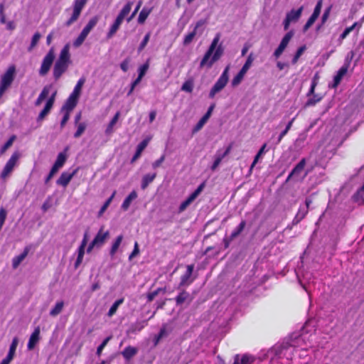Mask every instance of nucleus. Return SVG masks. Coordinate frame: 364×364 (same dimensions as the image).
Returning <instances> with one entry per match:
<instances>
[{
	"mask_svg": "<svg viewBox=\"0 0 364 364\" xmlns=\"http://www.w3.org/2000/svg\"><path fill=\"white\" fill-rule=\"evenodd\" d=\"M309 323L305 324L299 335H292L287 341L275 345L267 351V356L270 359V364L284 358L289 361L293 358L294 352L299 349L306 351L309 348L315 346L313 341L316 336L315 333L309 335Z\"/></svg>",
	"mask_w": 364,
	"mask_h": 364,
	"instance_id": "obj_1",
	"label": "nucleus"
},
{
	"mask_svg": "<svg viewBox=\"0 0 364 364\" xmlns=\"http://www.w3.org/2000/svg\"><path fill=\"white\" fill-rule=\"evenodd\" d=\"M229 70L230 65L226 66L216 82L211 88L209 92L210 98L213 99L217 93L220 92L225 88L229 80Z\"/></svg>",
	"mask_w": 364,
	"mask_h": 364,
	"instance_id": "obj_2",
	"label": "nucleus"
},
{
	"mask_svg": "<svg viewBox=\"0 0 364 364\" xmlns=\"http://www.w3.org/2000/svg\"><path fill=\"white\" fill-rule=\"evenodd\" d=\"M16 73V68L14 65H11L6 70L5 73L1 75L0 80V91L1 92H5L6 90L12 84Z\"/></svg>",
	"mask_w": 364,
	"mask_h": 364,
	"instance_id": "obj_3",
	"label": "nucleus"
},
{
	"mask_svg": "<svg viewBox=\"0 0 364 364\" xmlns=\"http://www.w3.org/2000/svg\"><path fill=\"white\" fill-rule=\"evenodd\" d=\"M20 158V154L17 151L14 152L10 159L6 162V165L4 166L1 173V178L3 179H6L13 172L14 168L18 164V161Z\"/></svg>",
	"mask_w": 364,
	"mask_h": 364,
	"instance_id": "obj_4",
	"label": "nucleus"
},
{
	"mask_svg": "<svg viewBox=\"0 0 364 364\" xmlns=\"http://www.w3.org/2000/svg\"><path fill=\"white\" fill-rule=\"evenodd\" d=\"M87 0H75L73 3V13L70 18L65 23V26L69 27L79 18L82 10L85 7Z\"/></svg>",
	"mask_w": 364,
	"mask_h": 364,
	"instance_id": "obj_5",
	"label": "nucleus"
},
{
	"mask_svg": "<svg viewBox=\"0 0 364 364\" xmlns=\"http://www.w3.org/2000/svg\"><path fill=\"white\" fill-rule=\"evenodd\" d=\"M253 60H254V58L252 57V55L250 54L247 57V58L246 60V62L245 63V64L242 67L241 70L239 71V73L232 80L231 84H232V87H236V86H237L238 85L240 84V82L243 80L245 74L247 73V72L248 71L250 68L252 66Z\"/></svg>",
	"mask_w": 364,
	"mask_h": 364,
	"instance_id": "obj_6",
	"label": "nucleus"
},
{
	"mask_svg": "<svg viewBox=\"0 0 364 364\" xmlns=\"http://www.w3.org/2000/svg\"><path fill=\"white\" fill-rule=\"evenodd\" d=\"M55 59L54 49L52 48L43 58L41 68L39 69V75L45 76L50 69Z\"/></svg>",
	"mask_w": 364,
	"mask_h": 364,
	"instance_id": "obj_7",
	"label": "nucleus"
},
{
	"mask_svg": "<svg viewBox=\"0 0 364 364\" xmlns=\"http://www.w3.org/2000/svg\"><path fill=\"white\" fill-rule=\"evenodd\" d=\"M304 7L301 6L298 9H291L286 15V18L283 21L284 28L285 31L288 30L290 23H295L300 18Z\"/></svg>",
	"mask_w": 364,
	"mask_h": 364,
	"instance_id": "obj_8",
	"label": "nucleus"
},
{
	"mask_svg": "<svg viewBox=\"0 0 364 364\" xmlns=\"http://www.w3.org/2000/svg\"><path fill=\"white\" fill-rule=\"evenodd\" d=\"M66 161V156L64 153H59L57 159L51 168L50 173L47 176L45 179V183H48L50 180L53 177V176L58 171V170L62 168Z\"/></svg>",
	"mask_w": 364,
	"mask_h": 364,
	"instance_id": "obj_9",
	"label": "nucleus"
},
{
	"mask_svg": "<svg viewBox=\"0 0 364 364\" xmlns=\"http://www.w3.org/2000/svg\"><path fill=\"white\" fill-rule=\"evenodd\" d=\"M205 187L204 183L199 185V186L188 197L186 200L182 202L178 207V213L183 212L190 204L200 195Z\"/></svg>",
	"mask_w": 364,
	"mask_h": 364,
	"instance_id": "obj_10",
	"label": "nucleus"
},
{
	"mask_svg": "<svg viewBox=\"0 0 364 364\" xmlns=\"http://www.w3.org/2000/svg\"><path fill=\"white\" fill-rule=\"evenodd\" d=\"M220 41V34H217L215 38H213L210 47L208 48V50L205 53L203 59L200 61V68H203L205 65V63H207L208 60L210 59L211 55H213L214 50L216 48H218V43Z\"/></svg>",
	"mask_w": 364,
	"mask_h": 364,
	"instance_id": "obj_11",
	"label": "nucleus"
},
{
	"mask_svg": "<svg viewBox=\"0 0 364 364\" xmlns=\"http://www.w3.org/2000/svg\"><path fill=\"white\" fill-rule=\"evenodd\" d=\"M306 165V159H302L299 164L293 168L289 175L287 177V181L290 180H299L301 173L304 170V167Z\"/></svg>",
	"mask_w": 364,
	"mask_h": 364,
	"instance_id": "obj_12",
	"label": "nucleus"
},
{
	"mask_svg": "<svg viewBox=\"0 0 364 364\" xmlns=\"http://www.w3.org/2000/svg\"><path fill=\"white\" fill-rule=\"evenodd\" d=\"M109 236V231H103V228H101L92 240V245H96L97 248L101 247L105 243Z\"/></svg>",
	"mask_w": 364,
	"mask_h": 364,
	"instance_id": "obj_13",
	"label": "nucleus"
},
{
	"mask_svg": "<svg viewBox=\"0 0 364 364\" xmlns=\"http://www.w3.org/2000/svg\"><path fill=\"white\" fill-rule=\"evenodd\" d=\"M193 269V264L187 265L186 272L181 277L180 286H188L193 282L194 279L191 278Z\"/></svg>",
	"mask_w": 364,
	"mask_h": 364,
	"instance_id": "obj_14",
	"label": "nucleus"
},
{
	"mask_svg": "<svg viewBox=\"0 0 364 364\" xmlns=\"http://www.w3.org/2000/svg\"><path fill=\"white\" fill-rule=\"evenodd\" d=\"M77 171L78 168L74 169L71 173L66 171L63 172L56 181L57 184L62 186L63 187H66Z\"/></svg>",
	"mask_w": 364,
	"mask_h": 364,
	"instance_id": "obj_15",
	"label": "nucleus"
},
{
	"mask_svg": "<svg viewBox=\"0 0 364 364\" xmlns=\"http://www.w3.org/2000/svg\"><path fill=\"white\" fill-rule=\"evenodd\" d=\"M69 64L56 60L53 68V77L58 80L61 75L67 70Z\"/></svg>",
	"mask_w": 364,
	"mask_h": 364,
	"instance_id": "obj_16",
	"label": "nucleus"
},
{
	"mask_svg": "<svg viewBox=\"0 0 364 364\" xmlns=\"http://www.w3.org/2000/svg\"><path fill=\"white\" fill-rule=\"evenodd\" d=\"M56 91H55L46 102V104L38 117V121H41L50 112L55 101Z\"/></svg>",
	"mask_w": 364,
	"mask_h": 364,
	"instance_id": "obj_17",
	"label": "nucleus"
},
{
	"mask_svg": "<svg viewBox=\"0 0 364 364\" xmlns=\"http://www.w3.org/2000/svg\"><path fill=\"white\" fill-rule=\"evenodd\" d=\"M231 149H232V145L230 144L229 146H227V148L225 149V150L223 153H221L220 150H218L217 151V153L215 155L214 162L211 166V169L213 171L215 170L218 168V166L220 165V164L221 163L223 159H224L228 154H229V153L231 151Z\"/></svg>",
	"mask_w": 364,
	"mask_h": 364,
	"instance_id": "obj_18",
	"label": "nucleus"
},
{
	"mask_svg": "<svg viewBox=\"0 0 364 364\" xmlns=\"http://www.w3.org/2000/svg\"><path fill=\"white\" fill-rule=\"evenodd\" d=\"M361 27V23L355 22L351 26L347 27L343 32L340 35L338 42V44L341 45L343 43V41L348 36V34L356 29V33H358L360 28Z\"/></svg>",
	"mask_w": 364,
	"mask_h": 364,
	"instance_id": "obj_19",
	"label": "nucleus"
},
{
	"mask_svg": "<svg viewBox=\"0 0 364 364\" xmlns=\"http://www.w3.org/2000/svg\"><path fill=\"white\" fill-rule=\"evenodd\" d=\"M78 102V97L70 95L66 102L61 108V112H70L77 105Z\"/></svg>",
	"mask_w": 364,
	"mask_h": 364,
	"instance_id": "obj_20",
	"label": "nucleus"
},
{
	"mask_svg": "<svg viewBox=\"0 0 364 364\" xmlns=\"http://www.w3.org/2000/svg\"><path fill=\"white\" fill-rule=\"evenodd\" d=\"M223 53V49L221 46H218V48H215L214 50L213 55L210 58V59L208 60L207 63H205V65L208 68H210L212 67V65L214 64L215 62L218 60L222 56Z\"/></svg>",
	"mask_w": 364,
	"mask_h": 364,
	"instance_id": "obj_21",
	"label": "nucleus"
},
{
	"mask_svg": "<svg viewBox=\"0 0 364 364\" xmlns=\"http://www.w3.org/2000/svg\"><path fill=\"white\" fill-rule=\"evenodd\" d=\"M40 327H36L32 334L31 335L28 344L27 348L28 350H32L35 347L36 344L38 342L40 339Z\"/></svg>",
	"mask_w": 364,
	"mask_h": 364,
	"instance_id": "obj_22",
	"label": "nucleus"
},
{
	"mask_svg": "<svg viewBox=\"0 0 364 364\" xmlns=\"http://www.w3.org/2000/svg\"><path fill=\"white\" fill-rule=\"evenodd\" d=\"M30 251V247L27 246L23 249L22 253L19 255L16 256L12 259V267L13 269H16L20 264L24 260V259L27 257L28 254Z\"/></svg>",
	"mask_w": 364,
	"mask_h": 364,
	"instance_id": "obj_23",
	"label": "nucleus"
},
{
	"mask_svg": "<svg viewBox=\"0 0 364 364\" xmlns=\"http://www.w3.org/2000/svg\"><path fill=\"white\" fill-rule=\"evenodd\" d=\"M204 23H205V21H203V20H200V21L196 22V25L194 26L193 31L190 32L189 33H188L184 37V39H183V44L184 45H188L189 43H191L192 42L193 39L194 38V37L196 35L197 29L199 27L202 26Z\"/></svg>",
	"mask_w": 364,
	"mask_h": 364,
	"instance_id": "obj_24",
	"label": "nucleus"
},
{
	"mask_svg": "<svg viewBox=\"0 0 364 364\" xmlns=\"http://www.w3.org/2000/svg\"><path fill=\"white\" fill-rule=\"evenodd\" d=\"M58 61L65 63L70 65V46L66 44L60 53V55L57 60Z\"/></svg>",
	"mask_w": 364,
	"mask_h": 364,
	"instance_id": "obj_25",
	"label": "nucleus"
},
{
	"mask_svg": "<svg viewBox=\"0 0 364 364\" xmlns=\"http://www.w3.org/2000/svg\"><path fill=\"white\" fill-rule=\"evenodd\" d=\"M255 361V358L250 355H236L233 364H251Z\"/></svg>",
	"mask_w": 364,
	"mask_h": 364,
	"instance_id": "obj_26",
	"label": "nucleus"
},
{
	"mask_svg": "<svg viewBox=\"0 0 364 364\" xmlns=\"http://www.w3.org/2000/svg\"><path fill=\"white\" fill-rule=\"evenodd\" d=\"M348 68L347 66H342L337 72L336 75L333 78V87H336L339 83L341 82L343 76L347 73Z\"/></svg>",
	"mask_w": 364,
	"mask_h": 364,
	"instance_id": "obj_27",
	"label": "nucleus"
},
{
	"mask_svg": "<svg viewBox=\"0 0 364 364\" xmlns=\"http://www.w3.org/2000/svg\"><path fill=\"white\" fill-rule=\"evenodd\" d=\"M146 326V321H137L134 323H132L127 333H135L136 332H139L141 331L145 326Z\"/></svg>",
	"mask_w": 364,
	"mask_h": 364,
	"instance_id": "obj_28",
	"label": "nucleus"
},
{
	"mask_svg": "<svg viewBox=\"0 0 364 364\" xmlns=\"http://www.w3.org/2000/svg\"><path fill=\"white\" fill-rule=\"evenodd\" d=\"M137 193L135 191H132L123 201L121 206L122 209L123 210H127L129 208L132 201L135 200L137 198Z\"/></svg>",
	"mask_w": 364,
	"mask_h": 364,
	"instance_id": "obj_29",
	"label": "nucleus"
},
{
	"mask_svg": "<svg viewBox=\"0 0 364 364\" xmlns=\"http://www.w3.org/2000/svg\"><path fill=\"white\" fill-rule=\"evenodd\" d=\"M123 240V236L122 235L117 236L116 239L114 240V242L112 244L110 250H109V255L112 257H113L115 254L117 253L122 242Z\"/></svg>",
	"mask_w": 364,
	"mask_h": 364,
	"instance_id": "obj_30",
	"label": "nucleus"
},
{
	"mask_svg": "<svg viewBox=\"0 0 364 364\" xmlns=\"http://www.w3.org/2000/svg\"><path fill=\"white\" fill-rule=\"evenodd\" d=\"M122 21L123 20L119 18L118 16L116 18L114 23L110 27L109 31L107 33L108 38H112L115 34V33L117 31L119 26H121Z\"/></svg>",
	"mask_w": 364,
	"mask_h": 364,
	"instance_id": "obj_31",
	"label": "nucleus"
},
{
	"mask_svg": "<svg viewBox=\"0 0 364 364\" xmlns=\"http://www.w3.org/2000/svg\"><path fill=\"white\" fill-rule=\"evenodd\" d=\"M137 353V348L132 346L126 347L122 352V355L126 360H130Z\"/></svg>",
	"mask_w": 364,
	"mask_h": 364,
	"instance_id": "obj_32",
	"label": "nucleus"
},
{
	"mask_svg": "<svg viewBox=\"0 0 364 364\" xmlns=\"http://www.w3.org/2000/svg\"><path fill=\"white\" fill-rule=\"evenodd\" d=\"M156 176V173H148L143 176L141 180V187L143 190L146 188L149 183H151Z\"/></svg>",
	"mask_w": 364,
	"mask_h": 364,
	"instance_id": "obj_33",
	"label": "nucleus"
},
{
	"mask_svg": "<svg viewBox=\"0 0 364 364\" xmlns=\"http://www.w3.org/2000/svg\"><path fill=\"white\" fill-rule=\"evenodd\" d=\"M267 144H264L262 147L259 149V151L255 156V159L250 166V171H252L254 166L257 164V163L259 161V159L265 154L267 151L266 150Z\"/></svg>",
	"mask_w": 364,
	"mask_h": 364,
	"instance_id": "obj_34",
	"label": "nucleus"
},
{
	"mask_svg": "<svg viewBox=\"0 0 364 364\" xmlns=\"http://www.w3.org/2000/svg\"><path fill=\"white\" fill-rule=\"evenodd\" d=\"M124 302V299L121 298L119 299L116 300L112 306L109 308L107 312V316L111 318L117 312L119 306Z\"/></svg>",
	"mask_w": 364,
	"mask_h": 364,
	"instance_id": "obj_35",
	"label": "nucleus"
},
{
	"mask_svg": "<svg viewBox=\"0 0 364 364\" xmlns=\"http://www.w3.org/2000/svg\"><path fill=\"white\" fill-rule=\"evenodd\" d=\"M245 225L246 223L245 220L241 221L239 225L231 232L229 240L231 241L237 237L243 231Z\"/></svg>",
	"mask_w": 364,
	"mask_h": 364,
	"instance_id": "obj_36",
	"label": "nucleus"
},
{
	"mask_svg": "<svg viewBox=\"0 0 364 364\" xmlns=\"http://www.w3.org/2000/svg\"><path fill=\"white\" fill-rule=\"evenodd\" d=\"M194 87V80L192 77L186 80L181 86V90L191 93L193 92Z\"/></svg>",
	"mask_w": 364,
	"mask_h": 364,
	"instance_id": "obj_37",
	"label": "nucleus"
},
{
	"mask_svg": "<svg viewBox=\"0 0 364 364\" xmlns=\"http://www.w3.org/2000/svg\"><path fill=\"white\" fill-rule=\"evenodd\" d=\"M99 21V18L97 16H94L90 19L87 25L82 29V31L85 32L87 34H89L91 30L97 25Z\"/></svg>",
	"mask_w": 364,
	"mask_h": 364,
	"instance_id": "obj_38",
	"label": "nucleus"
},
{
	"mask_svg": "<svg viewBox=\"0 0 364 364\" xmlns=\"http://www.w3.org/2000/svg\"><path fill=\"white\" fill-rule=\"evenodd\" d=\"M85 80L83 77L80 78L77 81V84L75 85V86L70 95L79 98V97L80 95L81 90L85 83Z\"/></svg>",
	"mask_w": 364,
	"mask_h": 364,
	"instance_id": "obj_39",
	"label": "nucleus"
},
{
	"mask_svg": "<svg viewBox=\"0 0 364 364\" xmlns=\"http://www.w3.org/2000/svg\"><path fill=\"white\" fill-rule=\"evenodd\" d=\"M133 2L129 1L126 4V5L122 8L119 14H118V17L121 19L124 20V18L129 14L132 9Z\"/></svg>",
	"mask_w": 364,
	"mask_h": 364,
	"instance_id": "obj_40",
	"label": "nucleus"
},
{
	"mask_svg": "<svg viewBox=\"0 0 364 364\" xmlns=\"http://www.w3.org/2000/svg\"><path fill=\"white\" fill-rule=\"evenodd\" d=\"M308 213V210L306 208H304L303 207H300L299 209L296 216L294 217L293 220V224L296 225L299 223L306 215Z\"/></svg>",
	"mask_w": 364,
	"mask_h": 364,
	"instance_id": "obj_41",
	"label": "nucleus"
},
{
	"mask_svg": "<svg viewBox=\"0 0 364 364\" xmlns=\"http://www.w3.org/2000/svg\"><path fill=\"white\" fill-rule=\"evenodd\" d=\"M119 112H117L114 116L113 117V118L111 119V121L109 122V124L107 125V129L105 130V132L107 134H111L112 132H113V128H114V126L116 124V123L117 122L118 119H119Z\"/></svg>",
	"mask_w": 364,
	"mask_h": 364,
	"instance_id": "obj_42",
	"label": "nucleus"
},
{
	"mask_svg": "<svg viewBox=\"0 0 364 364\" xmlns=\"http://www.w3.org/2000/svg\"><path fill=\"white\" fill-rule=\"evenodd\" d=\"M64 306V302L63 301H58L55 306L50 310V315L52 316H56L63 310Z\"/></svg>",
	"mask_w": 364,
	"mask_h": 364,
	"instance_id": "obj_43",
	"label": "nucleus"
},
{
	"mask_svg": "<svg viewBox=\"0 0 364 364\" xmlns=\"http://www.w3.org/2000/svg\"><path fill=\"white\" fill-rule=\"evenodd\" d=\"M151 11V9L144 7L142 10L140 11L138 17L139 23H144L147 17L149 16V15L150 14Z\"/></svg>",
	"mask_w": 364,
	"mask_h": 364,
	"instance_id": "obj_44",
	"label": "nucleus"
},
{
	"mask_svg": "<svg viewBox=\"0 0 364 364\" xmlns=\"http://www.w3.org/2000/svg\"><path fill=\"white\" fill-rule=\"evenodd\" d=\"M18 340L17 338H14L11 342V344L10 346V348H9V353L6 355V357L9 358V359H13L14 358V354H15V352H16V348H17V346H18Z\"/></svg>",
	"mask_w": 364,
	"mask_h": 364,
	"instance_id": "obj_45",
	"label": "nucleus"
},
{
	"mask_svg": "<svg viewBox=\"0 0 364 364\" xmlns=\"http://www.w3.org/2000/svg\"><path fill=\"white\" fill-rule=\"evenodd\" d=\"M294 33L293 31H289V32H287L284 36L283 37V38L282 39L281 42H280V45L284 47V48H286L290 41V40L291 39V38L293 37Z\"/></svg>",
	"mask_w": 364,
	"mask_h": 364,
	"instance_id": "obj_46",
	"label": "nucleus"
},
{
	"mask_svg": "<svg viewBox=\"0 0 364 364\" xmlns=\"http://www.w3.org/2000/svg\"><path fill=\"white\" fill-rule=\"evenodd\" d=\"M294 33L293 31H289V32H287L284 36L283 37V38L282 39L281 42H280V45L284 47V48H286L290 41V40L291 39V38L293 37Z\"/></svg>",
	"mask_w": 364,
	"mask_h": 364,
	"instance_id": "obj_47",
	"label": "nucleus"
},
{
	"mask_svg": "<svg viewBox=\"0 0 364 364\" xmlns=\"http://www.w3.org/2000/svg\"><path fill=\"white\" fill-rule=\"evenodd\" d=\"M306 46H302L297 49L295 55H294V57L291 60V63L293 65H294L297 63L298 60L301 56V55L304 53V52L306 50Z\"/></svg>",
	"mask_w": 364,
	"mask_h": 364,
	"instance_id": "obj_48",
	"label": "nucleus"
},
{
	"mask_svg": "<svg viewBox=\"0 0 364 364\" xmlns=\"http://www.w3.org/2000/svg\"><path fill=\"white\" fill-rule=\"evenodd\" d=\"M87 36H88V34L85 33L83 31H81V33H80L78 37L74 41L73 46L75 48H77V47L80 46L82 44V43L84 42V41L85 40V38H87Z\"/></svg>",
	"mask_w": 364,
	"mask_h": 364,
	"instance_id": "obj_49",
	"label": "nucleus"
},
{
	"mask_svg": "<svg viewBox=\"0 0 364 364\" xmlns=\"http://www.w3.org/2000/svg\"><path fill=\"white\" fill-rule=\"evenodd\" d=\"M208 119H209L208 117L203 115L201 117V119L198 121V122L196 124V125L193 127V132L196 133L200 131Z\"/></svg>",
	"mask_w": 364,
	"mask_h": 364,
	"instance_id": "obj_50",
	"label": "nucleus"
},
{
	"mask_svg": "<svg viewBox=\"0 0 364 364\" xmlns=\"http://www.w3.org/2000/svg\"><path fill=\"white\" fill-rule=\"evenodd\" d=\"M190 297V295L186 291L181 292L176 298V301L177 304H182L186 300H188Z\"/></svg>",
	"mask_w": 364,
	"mask_h": 364,
	"instance_id": "obj_51",
	"label": "nucleus"
},
{
	"mask_svg": "<svg viewBox=\"0 0 364 364\" xmlns=\"http://www.w3.org/2000/svg\"><path fill=\"white\" fill-rule=\"evenodd\" d=\"M115 194L116 191H114L112 194L110 196V197L105 201V203L103 204V205L101 207L99 211V215H102L103 213L107 210V208L109 207L111 202L112 201L113 198H114Z\"/></svg>",
	"mask_w": 364,
	"mask_h": 364,
	"instance_id": "obj_52",
	"label": "nucleus"
},
{
	"mask_svg": "<svg viewBox=\"0 0 364 364\" xmlns=\"http://www.w3.org/2000/svg\"><path fill=\"white\" fill-rule=\"evenodd\" d=\"M167 335V332H166V328L165 326H163L161 329H160V331L159 333L155 336L154 337V345L156 346L159 341H161V339L162 338H164V336H166Z\"/></svg>",
	"mask_w": 364,
	"mask_h": 364,
	"instance_id": "obj_53",
	"label": "nucleus"
},
{
	"mask_svg": "<svg viewBox=\"0 0 364 364\" xmlns=\"http://www.w3.org/2000/svg\"><path fill=\"white\" fill-rule=\"evenodd\" d=\"M167 335V332H166V328L165 326H163L161 329H160V331L159 333L155 336L154 337V345L156 346L159 341H161V339L162 338H164V336H166Z\"/></svg>",
	"mask_w": 364,
	"mask_h": 364,
	"instance_id": "obj_54",
	"label": "nucleus"
},
{
	"mask_svg": "<svg viewBox=\"0 0 364 364\" xmlns=\"http://www.w3.org/2000/svg\"><path fill=\"white\" fill-rule=\"evenodd\" d=\"M167 335V332H166V328L165 326H163L161 329H160V331L159 333L155 336L154 337V345L156 346L159 341H161V339L162 338H164V336H166Z\"/></svg>",
	"mask_w": 364,
	"mask_h": 364,
	"instance_id": "obj_55",
	"label": "nucleus"
},
{
	"mask_svg": "<svg viewBox=\"0 0 364 364\" xmlns=\"http://www.w3.org/2000/svg\"><path fill=\"white\" fill-rule=\"evenodd\" d=\"M167 335V332H166V328L165 326H163L161 329H160V331L159 333L155 336L154 337V345L156 346L159 341H161V339L162 338H164V336H166Z\"/></svg>",
	"mask_w": 364,
	"mask_h": 364,
	"instance_id": "obj_56",
	"label": "nucleus"
},
{
	"mask_svg": "<svg viewBox=\"0 0 364 364\" xmlns=\"http://www.w3.org/2000/svg\"><path fill=\"white\" fill-rule=\"evenodd\" d=\"M167 335V332H166V328L165 326H163L161 329H160V331L159 333L155 336L154 337V345L156 346L159 341H161V339L162 338H164V336H166Z\"/></svg>",
	"mask_w": 364,
	"mask_h": 364,
	"instance_id": "obj_57",
	"label": "nucleus"
},
{
	"mask_svg": "<svg viewBox=\"0 0 364 364\" xmlns=\"http://www.w3.org/2000/svg\"><path fill=\"white\" fill-rule=\"evenodd\" d=\"M167 335V332H166V328L165 326H163L161 329H160V331L159 333L155 336L154 337V345L156 346L159 341H161V339L162 338H164V336H166Z\"/></svg>",
	"mask_w": 364,
	"mask_h": 364,
	"instance_id": "obj_58",
	"label": "nucleus"
},
{
	"mask_svg": "<svg viewBox=\"0 0 364 364\" xmlns=\"http://www.w3.org/2000/svg\"><path fill=\"white\" fill-rule=\"evenodd\" d=\"M149 67V62L147 61L142 65H141L138 69V77L141 78L145 75Z\"/></svg>",
	"mask_w": 364,
	"mask_h": 364,
	"instance_id": "obj_59",
	"label": "nucleus"
},
{
	"mask_svg": "<svg viewBox=\"0 0 364 364\" xmlns=\"http://www.w3.org/2000/svg\"><path fill=\"white\" fill-rule=\"evenodd\" d=\"M16 139V136H11L9 140L2 146L1 149V153H4L9 147H11Z\"/></svg>",
	"mask_w": 364,
	"mask_h": 364,
	"instance_id": "obj_60",
	"label": "nucleus"
},
{
	"mask_svg": "<svg viewBox=\"0 0 364 364\" xmlns=\"http://www.w3.org/2000/svg\"><path fill=\"white\" fill-rule=\"evenodd\" d=\"M85 129H86V124L84 122L79 123L77 124V131L74 134V137L75 138L80 137L82 134V133L85 132Z\"/></svg>",
	"mask_w": 364,
	"mask_h": 364,
	"instance_id": "obj_61",
	"label": "nucleus"
},
{
	"mask_svg": "<svg viewBox=\"0 0 364 364\" xmlns=\"http://www.w3.org/2000/svg\"><path fill=\"white\" fill-rule=\"evenodd\" d=\"M150 33H147L145 36L144 37L142 41L140 43L139 46V48H138V52H141L142 51L144 48L146 46L149 41V38H150Z\"/></svg>",
	"mask_w": 364,
	"mask_h": 364,
	"instance_id": "obj_62",
	"label": "nucleus"
},
{
	"mask_svg": "<svg viewBox=\"0 0 364 364\" xmlns=\"http://www.w3.org/2000/svg\"><path fill=\"white\" fill-rule=\"evenodd\" d=\"M41 38V34L38 32H36L31 39V45L28 48V50L31 51L38 43V41Z\"/></svg>",
	"mask_w": 364,
	"mask_h": 364,
	"instance_id": "obj_63",
	"label": "nucleus"
},
{
	"mask_svg": "<svg viewBox=\"0 0 364 364\" xmlns=\"http://www.w3.org/2000/svg\"><path fill=\"white\" fill-rule=\"evenodd\" d=\"M51 90V85L45 86L38 97H40L43 100H44L49 95Z\"/></svg>",
	"mask_w": 364,
	"mask_h": 364,
	"instance_id": "obj_64",
	"label": "nucleus"
}]
</instances>
